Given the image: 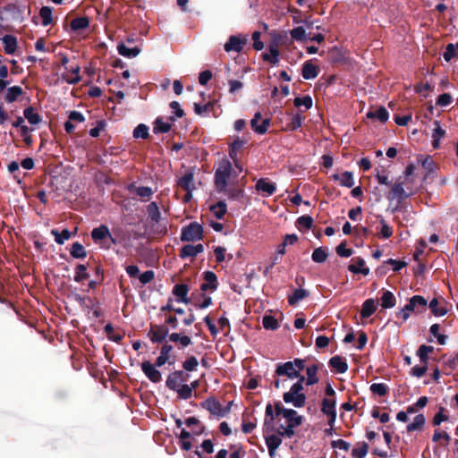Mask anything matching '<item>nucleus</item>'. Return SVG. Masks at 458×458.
Returning <instances> with one entry per match:
<instances>
[{
	"label": "nucleus",
	"mask_w": 458,
	"mask_h": 458,
	"mask_svg": "<svg viewBox=\"0 0 458 458\" xmlns=\"http://www.w3.org/2000/svg\"><path fill=\"white\" fill-rule=\"evenodd\" d=\"M275 408L276 415L282 416L286 420V425L280 424L276 428V432L285 436L287 438L293 437L294 436V428L302 424L303 417L299 415L295 410L284 407L279 401L275 403Z\"/></svg>",
	"instance_id": "obj_1"
},
{
	"label": "nucleus",
	"mask_w": 458,
	"mask_h": 458,
	"mask_svg": "<svg viewBox=\"0 0 458 458\" xmlns=\"http://www.w3.org/2000/svg\"><path fill=\"white\" fill-rule=\"evenodd\" d=\"M434 352L431 345L421 344L416 351V355L420 359V365L411 368L410 375L418 378L423 377L428 371V364L429 361V354Z\"/></svg>",
	"instance_id": "obj_2"
},
{
	"label": "nucleus",
	"mask_w": 458,
	"mask_h": 458,
	"mask_svg": "<svg viewBox=\"0 0 458 458\" xmlns=\"http://www.w3.org/2000/svg\"><path fill=\"white\" fill-rule=\"evenodd\" d=\"M304 386L301 382H295L288 392L283 394V400L286 403H292L296 408L304 407L306 404V394L303 393Z\"/></svg>",
	"instance_id": "obj_3"
},
{
	"label": "nucleus",
	"mask_w": 458,
	"mask_h": 458,
	"mask_svg": "<svg viewBox=\"0 0 458 458\" xmlns=\"http://www.w3.org/2000/svg\"><path fill=\"white\" fill-rule=\"evenodd\" d=\"M204 238L203 226L198 222H191L182 228L180 239L182 242H197Z\"/></svg>",
	"instance_id": "obj_4"
},
{
	"label": "nucleus",
	"mask_w": 458,
	"mask_h": 458,
	"mask_svg": "<svg viewBox=\"0 0 458 458\" xmlns=\"http://www.w3.org/2000/svg\"><path fill=\"white\" fill-rule=\"evenodd\" d=\"M249 42V36L247 34H237V35H231L228 38V40L224 45V49L225 52H236L241 53L244 47Z\"/></svg>",
	"instance_id": "obj_5"
},
{
	"label": "nucleus",
	"mask_w": 458,
	"mask_h": 458,
	"mask_svg": "<svg viewBox=\"0 0 458 458\" xmlns=\"http://www.w3.org/2000/svg\"><path fill=\"white\" fill-rule=\"evenodd\" d=\"M232 165L230 162H227L224 166L219 167L215 172V185L218 191H225L227 186V181L231 175Z\"/></svg>",
	"instance_id": "obj_6"
},
{
	"label": "nucleus",
	"mask_w": 458,
	"mask_h": 458,
	"mask_svg": "<svg viewBox=\"0 0 458 458\" xmlns=\"http://www.w3.org/2000/svg\"><path fill=\"white\" fill-rule=\"evenodd\" d=\"M190 377V375L182 370H175L170 373L166 378V387L170 390L175 391L181 386L182 383L186 382Z\"/></svg>",
	"instance_id": "obj_7"
},
{
	"label": "nucleus",
	"mask_w": 458,
	"mask_h": 458,
	"mask_svg": "<svg viewBox=\"0 0 458 458\" xmlns=\"http://www.w3.org/2000/svg\"><path fill=\"white\" fill-rule=\"evenodd\" d=\"M267 50V52L261 54L262 60L272 65H277L280 62V51L278 49V43L276 39L269 43Z\"/></svg>",
	"instance_id": "obj_8"
},
{
	"label": "nucleus",
	"mask_w": 458,
	"mask_h": 458,
	"mask_svg": "<svg viewBox=\"0 0 458 458\" xmlns=\"http://www.w3.org/2000/svg\"><path fill=\"white\" fill-rule=\"evenodd\" d=\"M148 336L152 343L160 344L169 337V330L165 325H151Z\"/></svg>",
	"instance_id": "obj_9"
},
{
	"label": "nucleus",
	"mask_w": 458,
	"mask_h": 458,
	"mask_svg": "<svg viewBox=\"0 0 458 458\" xmlns=\"http://www.w3.org/2000/svg\"><path fill=\"white\" fill-rule=\"evenodd\" d=\"M321 411L327 416V424L332 428L336 420L335 401L324 398L321 403Z\"/></svg>",
	"instance_id": "obj_10"
},
{
	"label": "nucleus",
	"mask_w": 458,
	"mask_h": 458,
	"mask_svg": "<svg viewBox=\"0 0 458 458\" xmlns=\"http://www.w3.org/2000/svg\"><path fill=\"white\" fill-rule=\"evenodd\" d=\"M276 417L275 405L273 406L271 403H267L265 411L263 433L276 431V428L274 427V423Z\"/></svg>",
	"instance_id": "obj_11"
},
{
	"label": "nucleus",
	"mask_w": 458,
	"mask_h": 458,
	"mask_svg": "<svg viewBox=\"0 0 458 458\" xmlns=\"http://www.w3.org/2000/svg\"><path fill=\"white\" fill-rule=\"evenodd\" d=\"M267 435L268 433H264V438L266 445L267 446L268 454L271 458H274L276 455V452L278 447L282 444V437H286L285 436H282L279 433Z\"/></svg>",
	"instance_id": "obj_12"
},
{
	"label": "nucleus",
	"mask_w": 458,
	"mask_h": 458,
	"mask_svg": "<svg viewBox=\"0 0 458 458\" xmlns=\"http://www.w3.org/2000/svg\"><path fill=\"white\" fill-rule=\"evenodd\" d=\"M276 376H286L293 379L298 377L300 376V372L294 368L293 361H286L276 365Z\"/></svg>",
	"instance_id": "obj_13"
},
{
	"label": "nucleus",
	"mask_w": 458,
	"mask_h": 458,
	"mask_svg": "<svg viewBox=\"0 0 458 458\" xmlns=\"http://www.w3.org/2000/svg\"><path fill=\"white\" fill-rule=\"evenodd\" d=\"M149 360H145L141 363V369L145 376L153 383H159L162 380V376L159 370L156 369Z\"/></svg>",
	"instance_id": "obj_14"
},
{
	"label": "nucleus",
	"mask_w": 458,
	"mask_h": 458,
	"mask_svg": "<svg viewBox=\"0 0 458 458\" xmlns=\"http://www.w3.org/2000/svg\"><path fill=\"white\" fill-rule=\"evenodd\" d=\"M177 185L185 191H188V195H190V198H192V191L195 190L193 172L191 170L187 171L177 181Z\"/></svg>",
	"instance_id": "obj_15"
},
{
	"label": "nucleus",
	"mask_w": 458,
	"mask_h": 458,
	"mask_svg": "<svg viewBox=\"0 0 458 458\" xmlns=\"http://www.w3.org/2000/svg\"><path fill=\"white\" fill-rule=\"evenodd\" d=\"M200 406L217 418L223 417L222 404L218 400H216L214 397H209L205 401L201 402Z\"/></svg>",
	"instance_id": "obj_16"
},
{
	"label": "nucleus",
	"mask_w": 458,
	"mask_h": 458,
	"mask_svg": "<svg viewBox=\"0 0 458 458\" xmlns=\"http://www.w3.org/2000/svg\"><path fill=\"white\" fill-rule=\"evenodd\" d=\"M408 194L403 189V182H395L387 195L389 200L397 199L398 203H402L405 199L409 198Z\"/></svg>",
	"instance_id": "obj_17"
},
{
	"label": "nucleus",
	"mask_w": 458,
	"mask_h": 458,
	"mask_svg": "<svg viewBox=\"0 0 458 458\" xmlns=\"http://www.w3.org/2000/svg\"><path fill=\"white\" fill-rule=\"evenodd\" d=\"M203 279L205 280V283L200 285V290L202 292H207L208 290L214 292L217 289V276L213 271H205L203 273Z\"/></svg>",
	"instance_id": "obj_18"
},
{
	"label": "nucleus",
	"mask_w": 458,
	"mask_h": 458,
	"mask_svg": "<svg viewBox=\"0 0 458 458\" xmlns=\"http://www.w3.org/2000/svg\"><path fill=\"white\" fill-rule=\"evenodd\" d=\"M261 119V114L257 112L253 118L250 120V126L252 130L259 134H265L270 125V119H263L261 123L259 124V121Z\"/></svg>",
	"instance_id": "obj_19"
},
{
	"label": "nucleus",
	"mask_w": 458,
	"mask_h": 458,
	"mask_svg": "<svg viewBox=\"0 0 458 458\" xmlns=\"http://www.w3.org/2000/svg\"><path fill=\"white\" fill-rule=\"evenodd\" d=\"M190 288L186 284H175L173 288V294L176 297L177 302H182L188 304L191 302L190 298L188 297V293Z\"/></svg>",
	"instance_id": "obj_20"
},
{
	"label": "nucleus",
	"mask_w": 458,
	"mask_h": 458,
	"mask_svg": "<svg viewBox=\"0 0 458 458\" xmlns=\"http://www.w3.org/2000/svg\"><path fill=\"white\" fill-rule=\"evenodd\" d=\"M255 189L258 191H262L265 196H271L276 192V186L275 182H270L267 178H260L256 182Z\"/></svg>",
	"instance_id": "obj_21"
},
{
	"label": "nucleus",
	"mask_w": 458,
	"mask_h": 458,
	"mask_svg": "<svg viewBox=\"0 0 458 458\" xmlns=\"http://www.w3.org/2000/svg\"><path fill=\"white\" fill-rule=\"evenodd\" d=\"M173 350V346L171 344H165L160 349V355L156 359L155 365L157 367H162L166 362L169 364H174V360L170 361V352Z\"/></svg>",
	"instance_id": "obj_22"
},
{
	"label": "nucleus",
	"mask_w": 458,
	"mask_h": 458,
	"mask_svg": "<svg viewBox=\"0 0 458 458\" xmlns=\"http://www.w3.org/2000/svg\"><path fill=\"white\" fill-rule=\"evenodd\" d=\"M328 364L331 369H335V371L339 374H344L348 369L346 360L338 355L332 357L329 360Z\"/></svg>",
	"instance_id": "obj_23"
},
{
	"label": "nucleus",
	"mask_w": 458,
	"mask_h": 458,
	"mask_svg": "<svg viewBox=\"0 0 458 458\" xmlns=\"http://www.w3.org/2000/svg\"><path fill=\"white\" fill-rule=\"evenodd\" d=\"M321 366L322 364L318 362L307 367L306 386H313L318 382L319 378L318 377V371Z\"/></svg>",
	"instance_id": "obj_24"
},
{
	"label": "nucleus",
	"mask_w": 458,
	"mask_h": 458,
	"mask_svg": "<svg viewBox=\"0 0 458 458\" xmlns=\"http://www.w3.org/2000/svg\"><path fill=\"white\" fill-rule=\"evenodd\" d=\"M248 142V140L244 137L237 136L233 142L229 144V156L235 161L237 158L238 152L241 148Z\"/></svg>",
	"instance_id": "obj_25"
},
{
	"label": "nucleus",
	"mask_w": 458,
	"mask_h": 458,
	"mask_svg": "<svg viewBox=\"0 0 458 458\" xmlns=\"http://www.w3.org/2000/svg\"><path fill=\"white\" fill-rule=\"evenodd\" d=\"M352 261L356 262V265L351 264L348 266V270L353 274H362L363 276H368L369 274V268L365 267V260L357 257L352 259Z\"/></svg>",
	"instance_id": "obj_26"
},
{
	"label": "nucleus",
	"mask_w": 458,
	"mask_h": 458,
	"mask_svg": "<svg viewBox=\"0 0 458 458\" xmlns=\"http://www.w3.org/2000/svg\"><path fill=\"white\" fill-rule=\"evenodd\" d=\"M319 68L314 65L310 61H307L302 65L301 75L305 80H311L318 75Z\"/></svg>",
	"instance_id": "obj_27"
},
{
	"label": "nucleus",
	"mask_w": 458,
	"mask_h": 458,
	"mask_svg": "<svg viewBox=\"0 0 458 458\" xmlns=\"http://www.w3.org/2000/svg\"><path fill=\"white\" fill-rule=\"evenodd\" d=\"M332 178L335 181H339L340 185L344 187L352 188L354 185L353 174L349 171H344L341 175L335 174Z\"/></svg>",
	"instance_id": "obj_28"
},
{
	"label": "nucleus",
	"mask_w": 458,
	"mask_h": 458,
	"mask_svg": "<svg viewBox=\"0 0 458 458\" xmlns=\"http://www.w3.org/2000/svg\"><path fill=\"white\" fill-rule=\"evenodd\" d=\"M107 236H110V231L106 225H101L91 231V238L96 243L107 239Z\"/></svg>",
	"instance_id": "obj_29"
},
{
	"label": "nucleus",
	"mask_w": 458,
	"mask_h": 458,
	"mask_svg": "<svg viewBox=\"0 0 458 458\" xmlns=\"http://www.w3.org/2000/svg\"><path fill=\"white\" fill-rule=\"evenodd\" d=\"M2 41L4 44V53L7 55H13L15 53L17 49V38L13 35H4L2 38Z\"/></svg>",
	"instance_id": "obj_30"
},
{
	"label": "nucleus",
	"mask_w": 458,
	"mask_h": 458,
	"mask_svg": "<svg viewBox=\"0 0 458 458\" xmlns=\"http://www.w3.org/2000/svg\"><path fill=\"white\" fill-rule=\"evenodd\" d=\"M377 310L376 301L372 298L367 299L361 307L360 317L361 318H368L372 316Z\"/></svg>",
	"instance_id": "obj_31"
},
{
	"label": "nucleus",
	"mask_w": 458,
	"mask_h": 458,
	"mask_svg": "<svg viewBox=\"0 0 458 458\" xmlns=\"http://www.w3.org/2000/svg\"><path fill=\"white\" fill-rule=\"evenodd\" d=\"M24 91L20 86H13L6 89V93L4 97V99L6 103H13L18 100V98L23 95Z\"/></svg>",
	"instance_id": "obj_32"
},
{
	"label": "nucleus",
	"mask_w": 458,
	"mask_h": 458,
	"mask_svg": "<svg viewBox=\"0 0 458 458\" xmlns=\"http://www.w3.org/2000/svg\"><path fill=\"white\" fill-rule=\"evenodd\" d=\"M23 116L30 125H38L42 121L40 114L31 106L23 110Z\"/></svg>",
	"instance_id": "obj_33"
},
{
	"label": "nucleus",
	"mask_w": 458,
	"mask_h": 458,
	"mask_svg": "<svg viewBox=\"0 0 458 458\" xmlns=\"http://www.w3.org/2000/svg\"><path fill=\"white\" fill-rule=\"evenodd\" d=\"M434 125L432 147L434 149H437L440 147V140L445 135V131L441 128L439 121H434Z\"/></svg>",
	"instance_id": "obj_34"
},
{
	"label": "nucleus",
	"mask_w": 458,
	"mask_h": 458,
	"mask_svg": "<svg viewBox=\"0 0 458 458\" xmlns=\"http://www.w3.org/2000/svg\"><path fill=\"white\" fill-rule=\"evenodd\" d=\"M185 424L189 428H192V434L195 436L201 435L206 429L205 426L196 417H189L186 419Z\"/></svg>",
	"instance_id": "obj_35"
},
{
	"label": "nucleus",
	"mask_w": 458,
	"mask_h": 458,
	"mask_svg": "<svg viewBox=\"0 0 458 458\" xmlns=\"http://www.w3.org/2000/svg\"><path fill=\"white\" fill-rule=\"evenodd\" d=\"M310 295V292L302 289L298 288L294 290L292 295L288 297V303L291 306H295L300 301L303 300L304 298L308 297Z\"/></svg>",
	"instance_id": "obj_36"
},
{
	"label": "nucleus",
	"mask_w": 458,
	"mask_h": 458,
	"mask_svg": "<svg viewBox=\"0 0 458 458\" xmlns=\"http://www.w3.org/2000/svg\"><path fill=\"white\" fill-rule=\"evenodd\" d=\"M70 26L73 31L85 30L89 26V19L87 16L74 18L72 20Z\"/></svg>",
	"instance_id": "obj_37"
},
{
	"label": "nucleus",
	"mask_w": 458,
	"mask_h": 458,
	"mask_svg": "<svg viewBox=\"0 0 458 458\" xmlns=\"http://www.w3.org/2000/svg\"><path fill=\"white\" fill-rule=\"evenodd\" d=\"M381 306L383 309H390L395 306L396 299L394 293L388 290L383 292L381 296Z\"/></svg>",
	"instance_id": "obj_38"
},
{
	"label": "nucleus",
	"mask_w": 458,
	"mask_h": 458,
	"mask_svg": "<svg viewBox=\"0 0 458 458\" xmlns=\"http://www.w3.org/2000/svg\"><path fill=\"white\" fill-rule=\"evenodd\" d=\"M169 340L173 343L179 344L182 348H185L191 344V338L188 335H182L179 333H172L169 335Z\"/></svg>",
	"instance_id": "obj_39"
},
{
	"label": "nucleus",
	"mask_w": 458,
	"mask_h": 458,
	"mask_svg": "<svg viewBox=\"0 0 458 458\" xmlns=\"http://www.w3.org/2000/svg\"><path fill=\"white\" fill-rule=\"evenodd\" d=\"M118 53L125 57L131 58L137 56L140 53V48L134 47L132 48L127 47L123 43L117 46Z\"/></svg>",
	"instance_id": "obj_40"
},
{
	"label": "nucleus",
	"mask_w": 458,
	"mask_h": 458,
	"mask_svg": "<svg viewBox=\"0 0 458 458\" xmlns=\"http://www.w3.org/2000/svg\"><path fill=\"white\" fill-rule=\"evenodd\" d=\"M367 117L370 118V119L377 118L381 123H386L388 120L389 114H388L387 110L386 109V107L380 106L379 108H377L375 111L368 112L367 113Z\"/></svg>",
	"instance_id": "obj_41"
},
{
	"label": "nucleus",
	"mask_w": 458,
	"mask_h": 458,
	"mask_svg": "<svg viewBox=\"0 0 458 458\" xmlns=\"http://www.w3.org/2000/svg\"><path fill=\"white\" fill-rule=\"evenodd\" d=\"M369 444L366 442H359L352 450V456L353 458H364L369 452Z\"/></svg>",
	"instance_id": "obj_42"
},
{
	"label": "nucleus",
	"mask_w": 458,
	"mask_h": 458,
	"mask_svg": "<svg viewBox=\"0 0 458 458\" xmlns=\"http://www.w3.org/2000/svg\"><path fill=\"white\" fill-rule=\"evenodd\" d=\"M34 130L35 128L29 127L28 125H25L22 128L19 129L20 136L22 138V140L26 147H31L33 144L31 132Z\"/></svg>",
	"instance_id": "obj_43"
},
{
	"label": "nucleus",
	"mask_w": 458,
	"mask_h": 458,
	"mask_svg": "<svg viewBox=\"0 0 458 458\" xmlns=\"http://www.w3.org/2000/svg\"><path fill=\"white\" fill-rule=\"evenodd\" d=\"M210 211L217 219H223L227 211V206L225 201L220 200L210 207Z\"/></svg>",
	"instance_id": "obj_44"
},
{
	"label": "nucleus",
	"mask_w": 458,
	"mask_h": 458,
	"mask_svg": "<svg viewBox=\"0 0 458 458\" xmlns=\"http://www.w3.org/2000/svg\"><path fill=\"white\" fill-rule=\"evenodd\" d=\"M426 422V419L423 414L417 415L413 421L407 425L406 430L407 432H412L415 430H420L423 428Z\"/></svg>",
	"instance_id": "obj_45"
},
{
	"label": "nucleus",
	"mask_w": 458,
	"mask_h": 458,
	"mask_svg": "<svg viewBox=\"0 0 458 458\" xmlns=\"http://www.w3.org/2000/svg\"><path fill=\"white\" fill-rule=\"evenodd\" d=\"M70 254L74 259H84L87 256V251L81 242H76L72 243Z\"/></svg>",
	"instance_id": "obj_46"
},
{
	"label": "nucleus",
	"mask_w": 458,
	"mask_h": 458,
	"mask_svg": "<svg viewBox=\"0 0 458 458\" xmlns=\"http://www.w3.org/2000/svg\"><path fill=\"white\" fill-rule=\"evenodd\" d=\"M147 213L152 222L158 223L161 219L159 208L156 202H151L147 207Z\"/></svg>",
	"instance_id": "obj_47"
},
{
	"label": "nucleus",
	"mask_w": 458,
	"mask_h": 458,
	"mask_svg": "<svg viewBox=\"0 0 458 458\" xmlns=\"http://www.w3.org/2000/svg\"><path fill=\"white\" fill-rule=\"evenodd\" d=\"M172 126L169 123H165L161 117H157L154 122L153 132L166 133L171 130Z\"/></svg>",
	"instance_id": "obj_48"
},
{
	"label": "nucleus",
	"mask_w": 458,
	"mask_h": 458,
	"mask_svg": "<svg viewBox=\"0 0 458 458\" xmlns=\"http://www.w3.org/2000/svg\"><path fill=\"white\" fill-rule=\"evenodd\" d=\"M52 7L43 6L39 10V16L42 19V25L48 26L53 22Z\"/></svg>",
	"instance_id": "obj_49"
},
{
	"label": "nucleus",
	"mask_w": 458,
	"mask_h": 458,
	"mask_svg": "<svg viewBox=\"0 0 458 458\" xmlns=\"http://www.w3.org/2000/svg\"><path fill=\"white\" fill-rule=\"evenodd\" d=\"M262 325L265 329L272 331L279 327L277 319L272 315H265L262 318Z\"/></svg>",
	"instance_id": "obj_50"
},
{
	"label": "nucleus",
	"mask_w": 458,
	"mask_h": 458,
	"mask_svg": "<svg viewBox=\"0 0 458 458\" xmlns=\"http://www.w3.org/2000/svg\"><path fill=\"white\" fill-rule=\"evenodd\" d=\"M458 42L455 44L449 43L445 47V50L443 54L445 61L450 62L453 58L457 56Z\"/></svg>",
	"instance_id": "obj_51"
},
{
	"label": "nucleus",
	"mask_w": 458,
	"mask_h": 458,
	"mask_svg": "<svg viewBox=\"0 0 458 458\" xmlns=\"http://www.w3.org/2000/svg\"><path fill=\"white\" fill-rule=\"evenodd\" d=\"M428 307L431 310V312L436 317H442L447 313V309L445 307H438V300L434 298L428 303Z\"/></svg>",
	"instance_id": "obj_52"
},
{
	"label": "nucleus",
	"mask_w": 458,
	"mask_h": 458,
	"mask_svg": "<svg viewBox=\"0 0 458 458\" xmlns=\"http://www.w3.org/2000/svg\"><path fill=\"white\" fill-rule=\"evenodd\" d=\"M89 277V273L87 272V267L83 264L77 265L75 268V276L74 281L77 283H81Z\"/></svg>",
	"instance_id": "obj_53"
},
{
	"label": "nucleus",
	"mask_w": 458,
	"mask_h": 458,
	"mask_svg": "<svg viewBox=\"0 0 458 458\" xmlns=\"http://www.w3.org/2000/svg\"><path fill=\"white\" fill-rule=\"evenodd\" d=\"M328 253L322 247L316 248L311 255V259L316 263H323L327 260Z\"/></svg>",
	"instance_id": "obj_54"
},
{
	"label": "nucleus",
	"mask_w": 458,
	"mask_h": 458,
	"mask_svg": "<svg viewBox=\"0 0 458 458\" xmlns=\"http://www.w3.org/2000/svg\"><path fill=\"white\" fill-rule=\"evenodd\" d=\"M51 233L55 236V241L58 244H64V241L70 239L72 236V233L68 229H64L61 233L56 229H53Z\"/></svg>",
	"instance_id": "obj_55"
},
{
	"label": "nucleus",
	"mask_w": 458,
	"mask_h": 458,
	"mask_svg": "<svg viewBox=\"0 0 458 458\" xmlns=\"http://www.w3.org/2000/svg\"><path fill=\"white\" fill-rule=\"evenodd\" d=\"M293 39L301 42L308 39L305 29L301 26L296 27L290 31Z\"/></svg>",
	"instance_id": "obj_56"
},
{
	"label": "nucleus",
	"mask_w": 458,
	"mask_h": 458,
	"mask_svg": "<svg viewBox=\"0 0 458 458\" xmlns=\"http://www.w3.org/2000/svg\"><path fill=\"white\" fill-rule=\"evenodd\" d=\"M304 120V116H302L300 113L293 114L291 118L289 123H287V130L296 131L301 127L302 121Z\"/></svg>",
	"instance_id": "obj_57"
},
{
	"label": "nucleus",
	"mask_w": 458,
	"mask_h": 458,
	"mask_svg": "<svg viewBox=\"0 0 458 458\" xmlns=\"http://www.w3.org/2000/svg\"><path fill=\"white\" fill-rule=\"evenodd\" d=\"M133 137L135 139H148L149 137L148 127L144 123L139 124L133 130Z\"/></svg>",
	"instance_id": "obj_58"
},
{
	"label": "nucleus",
	"mask_w": 458,
	"mask_h": 458,
	"mask_svg": "<svg viewBox=\"0 0 458 458\" xmlns=\"http://www.w3.org/2000/svg\"><path fill=\"white\" fill-rule=\"evenodd\" d=\"M411 299L417 310L416 313L420 314L426 310L428 306V301L423 296L414 295L411 297Z\"/></svg>",
	"instance_id": "obj_59"
},
{
	"label": "nucleus",
	"mask_w": 458,
	"mask_h": 458,
	"mask_svg": "<svg viewBox=\"0 0 458 458\" xmlns=\"http://www.w3.org/2000/svg\"><path fill=\"white\" fill-rule=\"evenodd\" d=\"M197 256L195 252L194 245L192 244H186L183 247L180 249L179 257L182 259H185L188 258H195Z\"/></svg>",
	"instance_id": "obj_60"
},
{
	"label": "nucleus",
	"mask_w": 458,
	"mask_h": 458,
	"mask_svg": "<svg viewBox=\"0 0 458 458\" xmlns=\"http://www.w3.org/2000/svg\"><path fill=\"white\" fill-rule=\"evenodd\" d=\"M369 389L372 394H377L378 396H385L388 393V387L384 383H373Z\"/></svg>",
	"instance_id": "obj_61"
},
{
	"label": "nucleus",
	"mask_w": 458,
	"mask_h": 458,
	"mask_svg": "<svg viewBox=\"0 0 458 458\" xmlns=\"http://www.w3.org/2000/svg\"><path fill=\"white\" fill-rule=\"evenodd\" d=\"M104 330H105L108 339L113 342L119 344L123 338V335L114 333V327L111 323L106 324Z\"/></svg>",
	"instance_id": "obj_62"
},
{
	"label": "nucleus",
	"mask_w": 458,
	"mask_h": 458,
	"mask_svg": "<svg viewBox=\"0 0 458 458\" xmlns=\"http://www.w3.org/2000/svg\"><path fill=\"white\" fill-rule=\"evenodd\" d=\"M199 361L195 356H190L188 357L183 362H182V368L186 371H195L198 368Z\"/></svg>",
	"instance_id": "obj_63"
},
{
	"label": "nucleus",
	"mask_w": 458,
	"mask_h": 458,
	"mask_svg": "<svg viewBox=\"0 0 458 458\" xmlns=\"http://www.w3.org/2000/svg\"><path fill=\"white\" fill-rule=\"evenodd\" d=\"M135 191H136V194L138 196H140L143 200L150 199L153 195V191L148 186L137 187Z\"/></svg>",
	"instance_id": "obj_64"
}]
</instances>
